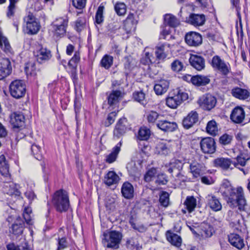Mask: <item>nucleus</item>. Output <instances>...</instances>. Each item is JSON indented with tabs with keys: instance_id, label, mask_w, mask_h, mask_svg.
Masks as SVG:
<instances>
[{
	"instance_id": "obj_1",
	"label": "nucleus",
	"mask_w": 250,
	"mask_h": 250,
	"mask_svg": "<svg viewBox=\"0 0 250 250\" xmlns=\"http://www.w3.org/2000/svg\"><path fill=\"white\" fill-rule=\"evenodd\" d=\"M221 191L227 204L231 208H238L240 211H245L248 205L244 189L241 187L233 188L228 181L221 185Z\"/></svg>"
},
{
	"instance_id": "obj_2",
	"label": "nucleus",
	"mask_w": 250,
	"mask_h": 250,
	"mask_svg": "<svg viewBox=\"0 0 250 250\" xmlns=\"http://www.w3.org/2000/svg\"><path fill=\"white\" fill-rule=\"evenodd\" d=\"M52 203L58 211L62 212L67 211L70 207L67 192L63 190L57 191L53 195Z\"/></svg>"
},
{
	"instance_id": "obj_3",
	"label": "nucleus",
	"mask_w": 250,
	"mask_h": 250,
	"mask_svg": "<svg viewBox=\"0 0 250 250\" xmlns=\"http://www.w3.org/2000/svg\"><path fill=\"white\" fill-rule=\"evenodd\" d=\"M188 98L187 93L179 89H176L169 93L168 96L166 99V104L169 107L175 109Z\"/></svg>"
},
{
	"instance_id": "obj_4",
	"label": "nucleus",
	"mask_w": 250,
	"mask_h": 250,
	"mask_svg": "<svg viewBox=\"0 0 250 250\" xmlns=\"http://www.w3.org/2000/svg\"><path fill=\"white\" fill-rule=\"evenodd\" d=\"M9 89L11 95L15 99H20L25 94L26 85L21 80L12 81L9 85Z\"/></svg>"
},
{
	"instance_id": "obj_5",
	"label": "nucleus",
	"mask_w": 250,
	"mask_h": 250,
	"mask_svg": "<svg viewBox=\"0 0 250 250\" xmlns=\"http://www.w3.org/2000/svg\"><path fill=\"white\" fill-rule=\"evenodd\" d=\"M104 238L103 243L109 248L117 249L122 239V234L116 231H111L108 233L104 234Z\"/></svg>"
},
{
	"instance_id": "obj_6",
	"label": "nucleus",
	"mask_w": 250,
	"mask_h": 250,
	"mask_svg": "<svg viewBox=\"0 0 250 250\" xmlns=\"http://www.w3.org/2000/svg\"><path fill=\"white\" fill-rule=\"evenodd\" d=\"M199 106L204 110H210L216 104V98L209 94L203 95L198 100Z\"/></svg>"
},
{
	"instance_id": "obj_7",
	"label": "nucleus",
	"mask_w": 250,
	"mask_h": 250,
	"mask_svg": "<svg viewBox=\"0 0 250 250\" xmlns=\"http://www.w3.org/2000/svg\"><path fill=\"white\" fill-rule=\"evenodd\" d=\"M26 22V32L28 34H35L40 29V25L32 14H29L24 19Z\"/></svg>"
},
{
	"instance_id": "obj_8",
	"label": "nucleus",
	"mask_w": 250,
	"mask_h": 250,
	"mask_svg": "<svg viewBox=\"0 0 250 250\" xmlns=\"http://www.w3.org/2000/svg\"><path fill=\"white\" fill-rule=\"evenodd\" d=\"M200 145L201 150L204 153L212 154L216 150V143L214 139L211 137L202 139Z\"/></svg>"
},
{
	"instance_id": "obj_9",
	"label": "nucleus",
	"mask_w": 250,
	"mask_h": 250,
	"mask_svg": "<svg viewBox=\"0 0 250 250\" xmlns=\"http://www.w3.org/2000/svg\"><path fill=\"white\" fill-rule=\"evenodd\" d=\"M68 20L66 18H59L53 22L52 25L55 34L57 36L63 35L66 32Z\"/></svg>"
},
{
	"instance_id": "obj_10",
	"label": "nucleus",
	"mask_w": 250,
	"mask_h": 250,
	"mask_svg": "<svg viewBox=\"0 0 250 250\" xmlns=\"http://www.w3.org/2000/svg\"><path fill=\"white\" fill-rule=\"evenodd\" d=\"M185 40L186 43L190 46L197 47L202 43V36L195 32L191 31L187 33Z\"/></svg>"
},
{
	"instance_id": "obj_11",
	"label": "nucleus",
	"mask_w": 250,
	"mask_h": 250,
	"mask_svg": "<svg viewBox=\"0 0 250 250\" xmlns=\"http://www.w3.org/2000/svg\"><path fill=\"white\" fill-rule=\"evenodd\" d=\"M198 238L200 240H204L210 237L214 232L213 227L209 224L202 223L199 226Z\"/></svg>"
},
{
	"instance_id": "obj_12",
	"label": "nucleus",
	"mask_w": 250,
	"mask_h": 250,
	"mask_svg": "<svg viewBox=\"0 0 250 250\" xmlns=\"http://www.w3.org/2000/svg\"><path fill=\"white\" fill-rule=\"evenodd\" d=\"M124 28L127 33L135 30L138 23V19L133 13H129L124 21Z\"/></svg>"
},
{
	"instance_id": "obj_13",
	"label": "nucleus",
	"mask_w": 250,
	"mask_h": 250,
	"mask_svg": "<svg viewBox=\"0 0 250 250\" xmlns=\"http://www.w3.org/2000/svg\"><path fill=\"white\" fill-rule=\"evenodd\" d=\"M206 21V17L204 14L192 13L187 18L186 22L195 27L203 25Z\"/></svg>"
},
{
	"instance_id": "obj_14",
	"label": "nucleus",
	"mask_w": 250,
	"mask_h": 250,
	"mask_svg": "<svg viewBox=\"0 0 250 250\" xmlns=\"http://www.w3.org/2000/svg\"><path fill=\"white\" fill-rule=\"evenodd\" d=\"M10 122L14 128H20L24 125L25 118L21 112H14L10 116Z\"/></svg>"
},
{
	"instance_id": "obj_15",
	"label": "nucleus",
	"mask_w": 250,
	"mask_h": 250,
	"mask_svg": "<svg viewBox=\"0 0 250 250\" xmlns=\"http://www.w3.org/2000/svg\"><path fill=\"white\" fill-rule=\"evenodd\" d=\"M171 45L167 43L158 44L156 46L155 55L159 60H164L167 56Z\"/></svg>"
},
{
	"instance_id": "obj_16",
	"label": "nucleus",
	"mask_w": 250,
	"mask_h": 250,
	"mask_svg": "<svg viewBox=\"0 0 250 250\" xmlns=\"http://www.w3.org/2000/svg\"><path fill=\"white\" fill-rule=\"evenodd\" d=\"M212 65L214 68L217 69L223 74L227 75L229 71V68L225 63L224 61L218 56H214L212 59Z\"/></svg>"
},
{
	"instance_id": "obj_17",
	"label": "nucleus",
	"mask_w": 250,
	"mask_h": 250,
	"mask_svg": "<svg viewBox=\"0 0 250 250\" xmlns=\"http://www.w3.org/2000/svg\"><path fill=\"white\" fill-rule=\"evenodd\" d=\"M208 206L213 211H218L221 210L222 204L220 200L212 194H208L206 197Z\"/></svg>"
},
{
	"instance_id": "obj_18",
	"label": "nucleus",
	"mask_w": 250,
	"mask_h": 250,
	"mask_svg": "<svg viewBox=\"0 0 250 250\" xmlns=\"http://www.w3.org/2000/svg\"><path fill=\"white\" fill-rule=\"evenodd\" d=\"M12 67L9 59H2L0 62V80L10 75Z\"/></svg>"
},
{
	"instance_id": "obj_19",
	"label": "nucleus",
	"mask_w": 250,
	"mask_h": 250,
	"mask_svg": "<svg viewBox=\"0 0 250 250\" xmlns=\"http://www.w3.org/2000/svg\"><path fill=\"white\" fill-rule=\"evenodd\" d=\"M157 127L164 132H172L177 128V125L175 122H168L166 120H159Z\"/></svg>"
},
{
	"instance_id": "obj_20",
	"label": "nucleus",
	"mask_w": 250,
	"mask_h": 250,
	"mask_svg": "<svg viewBox=\"0 0 250 250\" xmlns=\"http://www.w3.org/2000/svg\"><path fill=\"white\" fill-rule=\"evenodd\" d=\"M228 240L230 244L238 250H241L245 246L243 238L238 234L230 233L228 235Z\"/></svg>"
},
{
	"instance_id": "obj_21",
	"label": "nucleus",
	"mask_w": 250,
	"mask_h": 250,
	"mask_svg": "<svg viewBox=\"0 0 250 250\" xmlns=\"http://www.w3.org/2000/svg\"><path fill=\"white\" fill-rule=\"evenodd\" d=\"M198 114L196 111H192L184 118L182 122L183 127L186 129L191 127L198 121Z\"/></svg>"
},
{
	"instance_id": "obj_22",
	"label": "nucleus",
	"mask_w": 250,
	"mask_h": 250,
	"mask_svg": "<svg viewBox=\"0 0 250 250\" xmlns=\"http://www.w3.org/2000/svg\"><path fill=\"white\" fill-rule=\"evenodd\" d=\"M189 61L191 66L198 71H201L205 68V60L201 56L191 55Z\"/></svg>"
},
{
	"instance_id": "obj_23",
	"label": "nucleus",
	"mask_w": 250,
	"mask_h": 250,
	"mask_svg": "<svg viewBox=\"0 0 250 250\" xmlns=\"http://www.w3.org/2000/svg\"><path fill=\"white\" fill-rule=\"evenodd\" d=\"M190 172L195 178H198L205 173L206 167L204 164H199L196 162L191 163L190 165Z\"/></svg>"
},
{
	"instance_id": "obj_24",
	"label": "nucleus",
	"mask_w": 250,
	"mask_h": 250,
	"mask_svg": "<svg viewBox=\"0 0 250 250\" xmlns=\"http://www.w3.org/2000/svg\"><path fill=\"white\" fill-rule=\"evenodd\" d=\"M244 118L245 112L242 107H236L232 111L230 119L234 123H241L244 120Z\"/></svg>"
},
{
	"instance_id": "obj_25",
	"label": "nucleus",
	"mask_w": 250,
	"mask_h": 250,
	"mask_svg": "<svg viewBox=\"0 0 250 250\" xmlns=\"http://www.w3.org/2000/svg\"><path fill=\"white\" fill-rule=\"evenodd\" d=\"M37 60L39 63H42L45 61L49 60L52 55L51 51L46 47H41L36 54Z\"/></svg>"
},
{
	"instance_id": "obj_26",
	"label": "nucleus",
	"mask_w": 250,
	"mask_h": 250,
	"mask_svg": "<svg viewBox=\"0 0 250 250\" xmlns=\"http://www.w3.org/2000/svg\"><path fill=\"white\" fill-rule=\"evenodd\" d=\"M126 120L125 118L120 119L118 122L114 130V136L119 138L124 134L126 130Z\"/></svg>"
},
{
	"instance_id": "obj_27",
	"label": "nucleus",
	"mask_w": 250,
	"mask_h": 250,
	"mask_svg": "<svg viewBox=\"0 0 250 250\" xmlns=\"http://www.w3.org/2000/svg\"><path fill=\"white\" fill-rule=\"evenodd\" d=\"M183 163L179 160H175L170 164L168 171L170 173H175L178 178H183L184 176L181 174L180 171L182 169Z\"/></svg>"
},
{
	"instance_id": "obj_28",
	"label": "nucleus",
	"mask_w": 250,
	"mask_h": 250,
	"mask_svg": "<svg viewBox=\"0 0 250 250\" xmlns=\"http://www.w3.org/2000/svg\"><path fill=\"white\" fill-rule=\"evenodd\" d=\"M169 82L166 80H161L155 84L154 90L157 95H162L166 92L169 87Z\"/></svg>"
},
{
	"instance_id": "obj_29",
	"label": "nucleus",
	"mask_w": 250,
	"mask_h": 250,
	"mask_svg": "<svg viewBox=\"0 0 250 250\" xmlns=\"http://www.w3.org/2000/svg\"><path fill=\"white\" fill-rule=\"evenodd\" d=\"M214 164L216 167H219L223 169L227 170L230 168L233 162L229 158H218L214 160Z\"/></svg>"
},
{
	"instance_id": "obj_30",
	"label": "nucleus",
	"mask_w": 250,
	"mask_h": 250,
	"mask_svg": "<svg viewBox=\"0 0 250 250\" xmlns=\"http://www.w3.org/2000/svg\"><path fill=\"white\" fill-rule=\"evenodd\" d=\"M123 95L124 94L120 90H113L108 96V104L110 106L116 105Z\"/></svg>"
},
{
	"instance_id": "obj_31",
	"label": "nucleus",
	"mask_w": 250,
	"mask_h": 250,
	"mask_svg": "<svg viewBox=\"0 0 250 250\" xmlns=\"http://www.w3.org/2000/svg\"><path fill=\"white\" fill-rule=\"evenodd\" d=\"M121 192L123 196L126 199L133 198L134 195V188L133 186L129 182L124 183L122 187Z\"/></svg>"
},
{
	"instance_id": "obj_32",
	"label": "nucleus",
	"mask_w": 250,
	"mask_h": 250,
	"mask_svg": "<svg viewBox=\"0 0 250 250\" xmlns=\"http://www.w3.org/2000/svg\"><path fill=\"white\" fill-rule=\"evenodd\" d=\"M190 81L195 85L201 86L205 85L210 82L209 79L205 76L196 75L194 76H189Z\"/></svg>"
},
{
	"instance_id": "obj_33",
	"label": "nucleus",
	"mask_w": 250,
	"mask_h": 250,
	"mask_svg": "<svg viewBox=\"0 0 250 250\" xmlns=\"http://www.w3.org/2000/svg\"><path fill=\"white\" fill-rule=\"evenodd\" d=\"M20 186L14 183L8 184L4 187V191L10 195L19 197L21 192L19 191Z\"/></svg>"
},
{
	"instance_id": "obj_34",
	"label": "nucleus",
	"mask_w": 250,
	"mask_h": 250,
	"mask_svg": "<svg viewBox=\"0 0 250 250\" xmlns=\"http://www.w3.org/2000/svg\"><path fill=\"white\" fill-rule=\"evenodd\" d=\"M122 143L120 142L112 148L111 152L106 157L105 162L108 164H111L116 160L118 155L121 150Z\"/></svg>"
},
{
	"instance_id": "obj_35",
	"label": "nucleus",
	"mask_w": 250,
	"mask_h": 250,
	"mask_svg": "<svg viewBox=\"0 0 250 250\" xmlns=\"http://www.w3.org/2000/svg\"><path fill=\"white\" fill-rule=\"evenodd\" d=\"M166 236L167 241L172 245L177 247H179L181 245L182 239L177 234L169 230L167 232Z\"/></svg>"
},
{
	"instance_id": "obj_36",
	"label": "nucleus",
	"mask_w": 250,
	"mask_h": 250,
	"mask_svg": "<svg viewBox=\"0 0 250 250\" xmlns=\"http://www.w3.org/2000/svg\"><path fill=\"white\" fill-rule=\"evenodd\" d=\"M0 173L5 177H8L10 175L8 162L3 154L0 155Z\"/></svg>"
},
{
	"instance_id": "obj_37",
	"label": "nucleus",
	"mask_w": 250,
	"mask_h": 250,
	"mask_svg": "<svg viewBox=\"0 0 250 250\" xmlns=\"http://www.w3.org/2000/svg\"><path fill=\"white\" fill-rule=\"evenodd\" d=\"M119 180V176L115 172L110 171L104 176V182L106 185L111 186L118 183Z\"/></svg>"
},
{
	"instance_id": "obj_38",
	"label": "nucleus",
	"mask_w": 250,
	"mask_h": 250,
	"mask_svg": "<svg viewBox=\"0 0 250 250\" xmlns=\"http://www.w3.org/2000/svg\"><path fill=\"white\" fill-rule=\"evenodd\" d=\"M0 47L6 53L12 52L9 42L7 38L3 36L1 28H0Z\"/></svg>"
},
{
	"instance_id": "obj_39",
	"label": "nucleus",
	"mask_w": 250,
	"mask_h": 250,
	"mask_svg": "<svg viewBox=\"0 0 250 250\" xmlns=\"http://www.w3.org/2000/svg\"><path fill=\"white\" fill-rule=\"evenodd\" d=\"M161 117L162 116L160 114L153 110L149 111L146 114L147 121L152 125H156L157 126L158 121L159 120H161Z\"/></svg>"
},
{
	"instance_id": "obj_40",
	"label": "nucleus",
	"mask_w": 250,
	"mask_h": 250,
	"mask_svg": "<svg viewBox=\"0 0 250 250\" xmlns=\"http://www.w3.org/2000/svg\"><path fill=\"white\" fill-rule=\"evenodd\" d=\"M126 168L130 175L134 178H139L140 176V171L136 166L135 162L131 161L127 164Z\"/></svg>"
},
{
	"instance_id": "obj_41",
	"label": "nucleus",
	"mask_w": 250,
	"mask_h": 250,
	"mask_svg": "<svg viewBox=\"0 0 250 250\" xmlns=\"http://www.w3.org/2000/svg\"><path fill=\"white\" fill-rule=\"evenodd\" d=\"M164 21L166 24L173 28L178 26L180 24L179 20L170 14H167L165 15Z\"/></svg>"
},
{
	"instance_id": "obj_42",
	"label": "nucleus",
	"mask_w": 250,
	"mask_h": 250,
	"mask_svg": "<svg viewBox=\"0 0 250 250\" xmlns=\"http://www.w3.org/2000/svg\"><path fill=\"white\" fill-rule=\"evenodd\" d=\"M24 222L20 218H17L15 223L11 227V231L15 235L21 234L23 231Z\"/></svg>"
},
{
	"instance_id": "obj_43",
	"label": "nucleus",
	"mask_w": 250,
	"mask_h": 250,
	"mask_svg": "<svg viewBox=\"0 0 250 250\" xmlns=\"http://www.w3.org/2000/svg\"><path fill=\"white\" fill-rule=\"evenodd\" d=\"M155 153L160 155H166L170 152V147L163 141L159 142L156 146Z\"/></svg>"
},
{
	"instance_id": "obj_44",
	"label": "nucleus",
	"mask_w": 250,
	"mask_h": 250,
	"mask_svg": "<svg viewBox=\"0 0 250 250\" xmlns=\"http://www.w3.org/2000/svg\"><path fill=\"white\" fill-rule=\"evenodd\" d=\"M232 95L239 99H247L250 96V92L244 89L237 87L232 90Z\"/></svg>"
},
{
	"instance_id": "obj_45",
	"label": "nucleus",
	"mask_w": 250,
	"mask_h": 250,
	"mask_svg": "<svg viewBox=\"0 0 250 250\" xmlns=\"http://www.w3.org/2000/svg\"><path fill=\"white\" fill-rule=\"evenodd\" d=\"M236 162H233V166L236 167L243 171L244 173H245L243 168H240L239 166H240L241 167H244L247 163V162L250 160V158L248 157H245L244 155L242 154L241 155L238 156L236 158Z\"/></svg>"
},
{
	"instance_id": "obj_46",
	"label": "nucleus",
	"mask_w": 250,
	"mask_h": 250,
	"mask_svg": "<svg viewBox=\"0 0 250 250\" xmlns=\"http://www.w3.org/2000/svg\"><path fill=\"white\" fill-rule=\"evenodd\" d=\"M184 205L186 206L188 212H191L196 207V199L192 196H188L184 202Z\"/></svg>"
},
{
	"instance_id": "obj_47",
	"label": "nucleus",
	"mask_w": 250,
	"mask_h": 250,
	"mask_svg": "<svg viewBox=\"0 0 250 250\" xmlns=\"http://www.w3.org/2000/svg\"><path fill=\"white\" fill-rule=\"evenodd\" d=\"M206 130L207 133L211 135H216L218 132V129L216 122L214 120L209 121L206 126Z\"/></svg>"
},
{
	"instance_id": "obj_48",
	"label": "nucleus",
	"mask_w": 250,
	"mask_h": 250,
	"mask_svg": "<svg viewBox=\"0 0 250 250\" xmlns=\"http://www.w3.org/2000/svg\"><path fill=\"white\" fill-rule=\"evenodd\" d=\"M114 8L115 12L119 16H123L126 13V5L123 2H117L115 3Z\"/></svg>"
},
{
	"instance_id": "obj_49",
	"label": "nucleus",
	"mask_w": 250,
	"mask_h": 250,
	"mask_svg": "<svg viewBox=\"0 0 250 250\" xmlns=\"http://www.w3.org/2000/svg\"><path fill=\"white\" fill-rule=\"evenodd\" d=\"M155 61V58L152 53H149L145 49L144 56L141 59V62L144 65H149Z\"/></svg>"
},
{
	"instance_id": "obj_50",
	"label": "nucleus",
	"mask_w": 250,
	"mask_h": 250,
	"mask_svg": "<svg viewBox=\"0 0 250 250\" xmlns=\"http://www.w3.org/2000/svg\"><path fill=\"white\" fill-rule=\"evenodd\" d=\"M150 130L146 126L141 127L138 132V138L140 140L146 141L150 136Z\"/></svg>"
},
{
	"instance_id": "obj_51",
	"label": "nucleus",
	"mask_w": 250,
	"mask_h": 250,
	"mask_svg": "<svg viewBox=\"0 0 250 250\" xmlns=\"http://www.w3.org/2000/svg\"><path fill=\"white\" fill-rule=\"evenodd\" d=\"M7 249L8 250H31L25 239H23L21 245L17 246L13 243L7 245Z\"/></svg>"
},
{
	"instance_id": "obj_52",
	"label": "nucleus",
	"mask_w": 250,
	"mask_h": 250,
	"mask_svg": "<svg viewBox=\"0 0 250 250\" xmlns=\"http://www.w3.org/2000/svg\"><path fill=\"white\" fill-rule=\"evenodd\" d=\"M133 97L135 101L143 105L146 104V96L145 93L142 90L134 92Z\"/></svg>"
},
{
	"instance_id": "obj_53",
	"label": "nucleus",
	"mask_w": 250,
	"mask_h": 250,
	"mask_svg": "<svg viewBox=\"0 0 250 250\" xmlns=\"http://www.w3.org/2000/svg\"><path fill=\"white\" fill-rule=\"evenodd\" d=\"M113 58L112 57L105 55L104 56L101 61V64L102 67L105 69L109 68L113 64Z\"/></svg>"
},
{
	"instance_id": "obj_54",
	"label": "nucleus",
	"mask_w": 250,
	"mask_h": 250,
	"mask_svg": "<svg viewBox=\"0 0 250 250\" xmlns=\"http://www.w3.org/2000/svg\"><path fill=\"white\" fill-rule=\"evenodd\" d=\"M25 71L27 75L35 76L38 70L35 63L29 62L25 67Z\"/></svg>"
},
{
	"instance_id": "obj_55",
	"label": "nucleus",
	"mask_w": 250,
	"mask_h": 250,
	"mask_svg": "<svg viewBox=\"0 0 250 250\" xmlns=\"http://www.w3.org/2000/svg\"><path fill=\"white\" fill-rule=\"evenodd\" d=\"M31 152L34 157L38 160H41L42 159V155L41 152V147L38 145L33 144L31 147Z\"/></svg>"
},
{
	"instance_id": "obj_56",
	"label": "nucleus",
	"mask_w": 250,
	"mask_h": 250,
	"mask_svg": "<svg viewBox=\"0 0 250 250\" xmlns=\"http://www.w3.org/2000/svg\"><path fill=\"white\" fill-rule=\"evenodd\" d=\"M104 6L100 5L97 10L95 15V22L97 24H101L104 21Z\"/></svg>"
},
{
	"instance_id": "obj_57",
	"label": "nucleus",
	"mask_w": 250,
	"mask_h": 250,
	"mask_svg": "<svg viewBox=\"0 0 250 250\" xmlns=\"http://www.w3.org/2000/svg\"><path fill=\"white\" fill-rule=\"evenodd\" d=\"M124 65L125 69L131 70L136 65V61L130 56L126 57L124 59Z\"/></svg>"
},
{
	"instance_id": "obj_58",
	"label": "nucleus",
	"mask_w": 250,
	"mask_h": 250,
	"mask_svg": "<svg viewBox=\"0 0 250 250\" xmlns=\"http://www.w3.org/2000/svg\"><path fill=\"white\" fill-rule=\"evenodd\" d=\"M157 173L156 168H151L148 169L144 176V180L146 182L151 181Z\"/></svg>"
},
{
	"instance_id": "obj_59",
	"label": "nucleus",
	"mask_w": 250,
	"mask_h": 250,
	"mask_svg": "<svg viewBox=\"0 0 250 250\" xmlns=\"http://www.w3.org/2000/svg\"><path fill=\"white\" fill-rule=\"evenodd\" d=\"M169 194L166 191H163L160 195L159 202L162 206L167 207L169 204Z\"/></svg>"
},
{
	"instance_id": "obj_60",
	"label": "nucleus",
	"mask_w": 250,
	"mask_h": 250,
	"mask_svg": "<svg viewBox=\"0 0 250 250\" xmlns=\"http://www.w3.org/2000/svg\"><path fill=\"white\" fill-rule=\"evenodd\" d=\"M31 214L32 210L30 208L28 207L24 208L23 212V217L25 221L28 225L32 224Z\"/></svg>"
},
{
	"instance_id": "obj_61",
	"label": "nucleus",
	"mask_w": 250,
	"mask_h": 250,
	"mask_svg": "<svg viewBox=\"0 0 250 250\" xmlns=\"http://www.w3.org/2000/svg\"><path fill=\"white\" fill-rule=\"evenodd\" d=\"M127 245L130 248H136V250H140L142 248L141 246L138 243V241L137 238H130L126 242Z\"/></svg>"
},
{
	"instance_id": "obj_62",
	"label": "nucleus",
	"mask_w": 250,
	"mask_h": 250,
	"mask_svg": "<svg viewBox=\"0 0 250 250\" xmlns=\"http://www.w3.org/2000/svg\"><path fill=\"white\" fill-rule=\"evenodd\" d=\"M80 60L79 53L76 52L74 56L68 62V65L72 68H76Z\"/></svg>"
},
{
	"instance_id": "obj_63",
	"label": "nucleus",
	"mask_w": 250,
	"mask_h": 250,
	"mask_svg": "<svg viewBox=\"0 0 250 250\" xmlns=\"http://www.w3.org/2000/svg\"><path fill=\"white\" fill-rule=\"evenodd\" d=\"M232 138V136L226 133L224 134L220 137L219 143L222 145H228L230 144Z\"/></svg>"
},
{
	"instance_id": "obj_64",
	"label": "nucleus",
	"mask_w": 250,
	"mask_h": 250,
	"mask_svg": "<svg viewBox=\"0 0 250 250\" xmlns=\"http://www.w3.org/2000/svg\"><path fill=\"white\" fill-rule=\"evenodd\" d=\"M171 67L173 71L175 72H180L183 69L184 65L181 62L176 60L171 63Z\"/></svg>"
}]
</instances>
